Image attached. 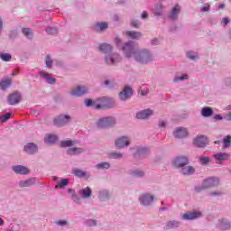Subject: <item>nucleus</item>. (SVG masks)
<instances>
[{
    "instance_id": "10",
    "label": "nucleus",
    "mask_w": 231,
    "mask_h": 231,
    "mask_svg": "<svg viewBox=\"0 0 231 231\" xmlns=\"http://www.w3.org/2000/svg\"><path fill=\"white\" fill-rule=\"evenodd\" d=\"M216 163L221 164L223 162H226V160H230V155L226 152H218L214 155Z\"/></svg>"
},
{
    "instance_id": "14",
    "label": "nucleus",
    "mask_w": 231,
    "mask_h": 231,
    "mask_svg": "<svg viewBox=\"0 0 231 231\" xmlns=\"http://www.w3.org/2000/svg\"><path fill=\"white\" fill-rule=\"evenodd\" d=\"M154 201V196L151 194H144L140 198V202L142 205H144V207H147L151 205Z\"/></svg>"
},
{
    "instance_id": "8",
    "label": "nucleus",
    "mask_w": 231,
    "mask_h": 231,
    "mask_svg": "<svg viewBox=\"0 0 231 231\" xmlns=\"http://www.w3.org/2000/svg\"><path fill=\"white\" fill-rule=\"evenodd\" d=\"M175 138H187L189 136V130L185 127H177L173 132Z\"/></svg>"
},
{
    "instance_id": "49",
    "label": "nucleus",
    "mask_w": 231,
    "mask_h": 231,
    "mask_svg": "<svg viewBox=\"0 0 231 231\" xmlns=\"http://www.w3.org/2000/svg\"><path fill=\"white\" fill-rule=\"evenodd\" d=\"M210 10V5L204 4L202 6V12H208Z\"/></svg>"
},
{
    "instance_id": "47",
    "label": "nucleus",
    "mask_w": 231,
    "mask_h": 231,
    "mask_svg": "<svg viewBox=\"0 0 231 231\" xmlns=\"http://www.w3.org/2000/svg\"><path fill=\"white\" fill-rule=\"evenodd\" d=\"M98 28H100L101 32H104V30H106L107 28V23H97Z\"/></svg>"
},
{
    "instance_id": "9",
    "label": "nucleus",
    "mask_w": 231,
    "mask_h": 231,
    "mask_svg": "<svg viewBox=\"0 0 231 231\" xmlns=\"http://www.w3.org/2000/svg\"><path fill=\"white\" fill-rule=\"evenodd\" d=\"M69 122V116H60L54 119V125L57 127H62Z\"/></svg>"
},
{
    "instance_id": "63",
    "label": "nucleus",
    "mask_w": 231,
    "mask_h": 231,
    "mask_svg": "<svg viewBox=\"0 0 231 231\" xmlns=\"http://www.w3.org/2000/svg\"><path fill=\"white\" fill-rule=\"evenodd\" d=\"M227 120H228L229 122H231V112H229V113L227 114Z\"/></svg>"
},
{
    "instance_id": "52",
    "label": "nucleus",
    "mask_w": 231,
    "mask_h": 231,
    "mask_svg": "<svg viewBox=\"0 0 231 231\" xmlns=\"http://www.w3.org/2000/svg\"><path fill=\"white\" fill-rule=\"evenodd\" d=\"M88 226H97V221L88 220Z\"/></svg>"
},
{
    "instance_id": "42",
    "label": "nucleus",
    "mask_w": 231,
    "mask_h": 231,
    "mask_svg": "<svg viewBox=\"0 0 231 231\" xmlns=\"http://www.w3.org/2000/svg\"><path fill=\"white\" fill-rule=\"evenodd\" d=\"M10 116H12L11 113H7L5 116H0V122L5 123L7 120H10Z\"/></svg>"
},
{
    "instance_id": "36",
    "label": "nucleus",
    "mask_w": 231,
    "mask_h": 231,
    "mask_svg": "<svg viewBox=\"0 0 231 231\" xmlns=\"http://www.w3.org/2000/svg\"><path fill=\"white\" fill-rule=\"evenodd\" d=\"M57 140H59L57 135H49L47 138H45V142L47 143H55V142H57Z\"/></svg>"
},
{
    "instance_id": "33",
    "label": "nucleus",
    "mask_w": 231,
    "mask_h": 231,
    "mask_svg": "<svg viewBox=\"0 0 231 231\" xmlns=\"http://www.w3.org/2000/svg\"><path fill=\"white\" fill-rule=\"evenodd\" d=\"M80 194H82L83 198L85 199L91 198V189L89 187H87L80 191Z\"/></svg>"
},
{
    "instance_id": "44",
    "label": "nucleus",
    "mask_w": 231,
    "mask_h": 231,
    "mask_svg": "<svg viewBox=\"0 0 231 231\" xmlns=\"http://www.w3.org/2000/svg\"><path fill=\"white\" fill-rule=\"evenodd\" d=\"M61 147H71L73 141H62L60 143Z\"/></svg>"
},
{
    "instance_id": "27",
    "label": "nucleus",
    "mask_w": 231,
    "mask_h": 231,
    "mask_svg": "<svg viewBox=\"0 0 231 231\" xmlns=\"http://www.w3.org/2000/svg\"><path fill=\"white\" fill-rule=\"evenodd\" d=\"M180 226V221H169L166 224L165 230H171V228H178Z\"/></svg>"
},
{
    "instance_id": "37",
    "label": "nucleus",
    "mask_w": 231,
    "mask_h": 231,
    "mask_svg": "<svg viewBox=\"0 0 231 231\" xmlns=\"http://www.w3.org/2000/svg\"><path fill=\"white\" fill-rule=\"evenodd\" d=\"M199 162L201 165H208V163H210V158L200 156Z\"/></svg>"
},
{
    "instance_id": "13",
    "label": "nucleus",
    "mask_w": 231,
    "mask_h": 231,
    "mask_svg": "<svg viewBox=\"0 0 231 231\" xmlns=\"http://www.w3.org/2000/svg\"><path fill=\"white\" fill-rule=\"evenodd\" d=\"M130 97H133V88L129 87H125L119 94V98H121V100H127Z\"/></svg>"
},
{
    "instance_id": "54",
    "label": "nucleus",
    "mask_w": 231,
    "mask_h": 231,
    "mask_svg": "<svg viewBox=\"0 0 231 231\" xmlns=\"http://www.w3.org/2000/svg\"><path fill=\"white\" fill-rule=\"evenodd\" d=\"M71 198L73 201H80L82 199L81 198H79V196L77 195H71Z\"/></svg>"
},
{
    "instance_id": "22",
    "label": "nucleus",
    "mask_w": 231,
    "mask_h": 231,
    "mask_svg": "<svg viewBox=\"0 0 231 231\" xmlns=\"http://www.w3.org/2000/svg\"><path fill=\"white\" fill-rule=\"evenodd\" d=\"M201 115L205 118H208V116H212V115H214V110H212V108L209 106L203 107L201 110Z\"/></svg>"
},
{
    "instance_id": "61",
    "label": "nucleus",
    "mask_w": 231,
    "mask_h": 231,
    "mask_svg": "<svg viewBox=\"0 0 231 231\" xmlns=\"http://www.w3.org/2000/svg\"><path fill=\"white\" fill-rule=\"evenodd\" d=\"M162 9H160L158 12L154 13L155 15H162Z\"/></svg>"
},
{
    "instance_id": "62",
    "label": "nucleus",
    "mask_w": 231,
    "mask_h": 231,
    "mask_svg": "<svg viewBox=\"0 0 231 231\" xmlns=\"http://www.w3.org/2000/svg\"><path fill=\"white\" fill-rule=\"evenodd\" d=\"M145 95H147V91L142 90V91H141V96H142V97H145Z\"/></svg>"
},
{
    "instance_id": "29",
    "label": "nucleus",
    "mask_w": 231,
    "mask_h": 231,
    "mask_svg": "<svg viewBox=\"0 0 231 231\" xmlns=\"http://www.w3.org/2000/svg\"><path fill=\"white\" fill-rule=\"evenodd\" d=\"M35 183V180L33 179L27 180H21L19 182L20 187H31V185H33Z\"/></svg>"
},
{
    "instance_id": "39",
    "label": "nucleus",
    "mask_w": 231,
    "mask_h": 231,
    "mask_svg": "<svg viewBox=\"0 0 231 231\" xmlns=\"http://www.w3.org/2000/svg\"><path fill=\"white\" fill-rule=\"evenodd\" d=\"M110 164L109 162H101L96 165V169L103 170V169H109Z\"/></svg>"
},
{
    "instance_id": "50",
    "label": "nucleus",
    "mask_w": 231,
    "mask_h": 231,
    "mask_svg": "<svg viewBox=\"0 0 231 231\" xmlns=\"http://www.w3.org/2000/svg\"><path fill=\"white\" fill-rule=\"evenodd\" d=\"M188 59H190L191 60H196L198 59V56L192 55V52H187Z\"/></svg>"
},
{
    "instance_id": "45",
    "label": "nucleus",
    "mask_w": 231,
    "mask_h": 231,
    "mask_svg": "<svg viewBox=\"0 0 231 231\" xmlns=\"http://www.w3.org/2000/svg\"><path fill=\"white\" fill-rule=\"evenodd\" d=\"M187 79H189V75L184 74L181 77H177L174 79L173 82H180V80H187Z\"/></svg>"
},
{
    "instance_id": "5",
    "label": "nucleus",
    "mask_w": 231,
    "mask_h": 231,
    "mask_svg": "<svg viewBox=\"0 0 231 231\" xmlns=\"http://www.w3.org/2000/svg\"><path fill=\"white\" fill-rule=\"evenodd\" d=\"M201 212L198 210H193L192 212H187L182 215V219L185 221H192L193 219H198V217H201Z\"/></svg>"
},
{
    "instance_id": "21",
    "label": "nucleus",
    "mask_w": 231,
    "mask_h": 231,
    "mask_svg": "<svg viewBox=\"0 0 231 231\" xmlns=\"http://www.w3.org/2000/svg\"><path fill=\"white\" fill-rule=\"evenodd\" d=\"M180 11L181 8L180 7V5H175L169 15L170 19H172L173 21H175V19H178V14Z\"/></svg>"
},
{
    "instance_id": "35",
    "label": "nucleus",
    "mask_w": 231,
    "mask_h": 231,
    "mask_svg": "<svg viewBox=\"0 0 231 231\" xmlns=\"http://www.w3.org/2000/svg\"><path fill=\"white\" fill-rule=\"evenodd\" d=\"M99 199H100V201H108V199H109V192H107V191L100 192Z\"/></svg>"
},
{
    "instance_id": "32",
    "label": "nucleus",
    "mask_w": 231,
    "mask_h": 231,
    "mask_svg": "<svg viewBox=\"0 0 231 231\" xmlns=\"http://www.w3.org/2000/svg\"><path fill=\"white\" fill-rule=\"evenodd\" d=\"M80 152H84V150H82V148H70L67 151V153L70 155L80 154Z\"/></svg>"
},
{
    "instance_id": "25",
    "label": "nucleus",
    "mask_w": 231,
    "mask_h": 231,
    "mask_svg": "<svg viewBox=\"0 0 231 231\" xmlns=\"http://www.w3.org/2000/svg\"><path fill=\"white\" fill-rule=\"evenodd\" d=\"M99 50L102 51V53H111V51L113 50V47L107 43H102L99 46Z\"/></svg>"
},
{
    "instance_id": "38",
    "label": "nucleus",
    "mask_w": 231,
    "mask_h": 231,
    "mask_svg": "<svg viewBox=\"0 0 231 231\" xmlns=\"http://www.w3.org/2000/svg\"><path fill=\"white\" fill-rule=\"evenodd\" d=\"M0 59H2L5 62H10L12 60V55L8 53L0 54Z\"/></svg>"
},
{
    "instance_id": "34",
    "label": "nucleus",
    "mask_w": 231,
    "mask_h": 231,
    "mask_svg": "<svg viewBox=\"0 0 231 231\" xmlns=\"http://www.w3.org/2000/svg\"><path fill=\"white\" fill-rule=\"evenodd\" d=\"M23 35H25V37H27V39H32L33 37V32H32V29L30 28H23L22 30Z\"/></svg>"
},
{
    "instance_id": "3",
    "label": "nucleus",
    "mask_w": 231,
    "mask_h": 231,
    "mask_svg": "<svg viewBox=\"0 0 231 231\" xmlns=\"http://www.w3.org/2000/svg\"><path fill=\"white\" fill-rule=\"evenodd\" d=\"M116 121L113 117H103L98 120L97 122V127L100 129L104 127H111V125H115Z\"/></svg>"
},
{
    "instance_id": "30",
    "label": "nucleus",
    "mask_w": 231,
    "mask_h": 231,
    "mask_svg": "<svg viewBox=\"0 0 231 231\" xmlns=\"http://www.w3.org/2000/svg\"><path fill=\"white\" fill-rule=\"evenodd\" d=\"M41 75L46 79L48 84H55V79H53L49 73H41Z\"/></svg>"
},
{
    "instance_id": "40",
    "label": "nucleus",
    "mask_w": 231,
    "mask_h": 231,
    "mask_svg": "<svg viewBox=\"0 0 231 231\" xmlns=\"http://www.w3.org/2000/svg\"><path fill=\"white\" fill-rule=\"evenodd\" d=\"M124 155L120 152H111L109 153L110 158H114V160H120Z\"/></svg>"
},
{
    "instance_id": "20",
    "label": "nucleus",
    "mask_w": 231,
    "mask_h": 231,
    "mask_svg": "<svg viewBox=\"0 0 231 231\" xmlns=\"http://www.w3.org/2000/svg\"><path fill=\"white\" fill-rule=\"evenodd\" d=\"M181 174L184 176H190L191 174H194L196 172V170L192 166H183L180 170Z\"/></svg>"
},
{
    "instance_id": "59",
    "label": "nucleus",
    "mask_w": 231,
    "mask_h": 231,
    "mask_svg": "<svg viewBox=\"0 0 231 231\" xmlns=\"http://www.w3.org/2000/svg\"><path fill=\"white\" fill-rule=\"evenodd\" d=\"M222 22L224 23V24H228V23H230V20H228V18H223Z\"/></svg>"
},
{
    "instance_id": "4",
    "label": "nucleus",
    "mask_w": 231,
    "mask_h": 231,
    "mask_svg": "<svg viewBox=\"0 0 231 231\" xmlns=\"http://www.w3.org/2000/svg\"><path fill=\"white\" fill-rule=\"evenodd\" d=\"M219 185V179L216 177H210L204 180L202 183V189H210V187H217Z\"/></svg>"
},
{
    "instance_id": "48",
    "label": "nucleus",
    "mask_w": 231,
    "mask_h": 231,
    "mask_svg": "<svg viewBox=\"0 0 231 231\" xmlns=\"http://www.w3.org/2000/svg\"><path fill=\"white\" fill-rule=\"evenodd\" d=\"M47 33H57V28L55 27H49L46 29Z\"/></svg>"
},
{
    "instance_id": "53",
    "label": "nucleus",
    "mask_w": 231,
    "mask_h": 231,
    "mask_svg": "<svg viewBox=\"0 0 231 231\" xmlns=\"http://www.w3.org/2000/svg\"><path fill=\"white\" fill-rule=\"evenodd\" d=\"M68 222L66 220H60L57 222V225H60V226H64V225H67Z\"/></svg>"
},
{
    "instance_id": "64",
    "label": "nucleus",
    "mask_w": 231,
    "mask_h": 231,
    "mask_svg": "<svg viewBox=\"0 0 231 231\" xmlns=\"http://www.w3.org/2000/svg\"><path fill=\"white\" fill-rule=\"evenodd\" d=\"M218 10H221V8H225V5L221 4L217 6Z\"/></svg>"
},
{
    "instance_id": "51",
    "label": "nucleus",
    "mask_w": 231,
    "mask_h": 231,
    "mask_svg": "<svg viewBox=\"0 0 231 231\" xmlns=\"http://www.w3.org/2000/svg\"><path fill=\"white\" fill-rule=\"evenodd\" d=\"M132 26L134 28H138L140 26V22H138V20H134L132 22Z\"/></svg>"
},
{
    "instance_id": "28",
    "label": "nucleus",
    "mask_w": 231,
    "mask_h": 231,
    "mask_svg": "<svg viewBox=\"0 0 231 231\" xmlns=\"http://www.w3.org/2000/svg\"><path fill=\"white\" fill-rule=\"evenodd\" d=\"M125 33L128 37H131V39H140V37H142V33L134 31H128Z\"/></svg>"
},
{
    "instance_id": "7",
    "label": "nucleus",
    "mask_w": 231,
    "mask_h": 231,
    "mask_svg": "<svg viewBox=\"0 0 231 231\" xmlns=\"http://www.w3.org/2000/svg\"><path fill=\"white\" fill-rule=\"evenodd\" d=\"M193 143L196 147H206L208 145V139L205 135L197 136L193 140Z\"/></svg>"
},
{
    "instance_id": "31",
    "label": "nucleus",
    "mask_w": 231,
    "mask_h": 231,
    "mask_svg": "<svg viewBox=\"0 0 231 231\" xmlns=\"http://www.w3.org/2000/svg\"><path fill=\"white\" fill-rule=\"evenodd\" d=\"M68 185H69V180L68 179H62L58 185L55 186V189H57L58 187L60 189H64V187H68Z\"/></svg>"
},
{
    "instance_id": "11",
    "label": "nucleus",
    "mask_w": 231,
    "mask_h": 231,
    "mask_svg": "<svg viewBox=\"0 0 231 231\" xmlns=\"http://www.w3.org/2000/svg\"><path fill=\"white\" fill-rule=\"evenodd\" d=\"M7 102L10 106H16V104H19V102H21V94L14 93L9 95Z\"/></svg>"
},
{
    "instance_id": "17",
    "label": "nucleus",
    "mask_w": 231,
    "mask_h": 231,
    "mask_svg": "<svg viewBox=\"0 0 231 231\" xmlns=\"http://www.w3.org/2000/svg\"><path fill=\"white\" fill-rule=\"evenodd\" d=\"M151 115H152V110L145 109L137 113L136 118H138L139 120H146V118H149Z\"/></svg>"
},
{
    "instance_id": "58",
    "label": "nucleus",
    "mask_w": 231,
    "mask_h": 231,
    "mask_svg": "<svg viewBox=\"0 0 231 231\" xmlns=\"http://www.w3.org/2000/svg\"><path fill=\"white\" fill-rule=\"evenodd\" d=\"M116 41L117 46H121V44H122V40H121L120 38H116Z\"/></svg>"
},
{
    "instance_id": "55",
    "label": "nucleus",
    "mask_w": 231,
    "mask_h": 231,
    "mask_svg": "<svg viewBox=\"0 0 231 231\" xmlns=\"http://www.w3.org/2000/svg\"><path fill=\"white\" fill-rule=\"evenodd\" d=\"M221 195H223V191H216L211 193V196H221Z\"/></svg>"
},
{
    "instance_id": "1",
    "label": "nucleus",
    "mask_w": 231,
    "mask_h": 231,
    "mask_svg": "<svg viewBox=\"0 0 231 231\" xmlns=\"http://www.w3.org/2000/svg\"><path fill=\"white\" fill-rule=\"evenodd\" d=\"M122 50L127 57V59H131V57H134V59L140 62V64H147L148 62H151L152 60V54L148 50H136V45L133 42H129L125 43Z\"/></svg>"
},
{
    "instance_id": "24",
    "label": "nucleus",
    "mask_w": 231,
    "mask_h": 231,
    "mask_svg": "<svg viewBox=\"0 0 231 231\" xmlns=\"http://www.w3.org/2000/svg\"><path fill=\"white\" fill-rule=\"evenodd\" d=\"M73 174L76 175L78 178H89V174L87 173V171L79 169L74 170Z\"/></svg>"
},
{
    "instance_id": "26",
    "label": "nucleus",
    "mask_w": 231,
    "mask_h": 231,
    "mask_svg": "<svg viewBox=\"0 0 231 231\" xmlns=\"http://www.w3.org/2000/svg\"><path fill=\"white\" fill-rule=\"evenodd\" d=\"M219 227H220V230H228L230 228V223L223 218L221 220H219Z\"/></svg>"
},
{
    "instance_id": "15",
    "label": "nucleus",
    "mask_w": 231,
    "mask_h": 231,
    "mask_svg": "<svg viewBox=\"0 0 231 231\" xmlns=\"http://www.w3.org/2000/svg\"><path fill=\"white\" fill-rule=\"evenodd\" d=\"M174 165L181 169L185 167V165H189V159H187V157H178L174 160Z\"/></svg>"
},
{
    "instance_id": "60",
    "label": "nucleus",
    "mask_w": 231,
    "mask_h": 231,
    "mask_svg": "<svg viewBox=\"0 0 231 231\" xmlns=\"http://www.w3.org/2000/svg\"><path fill=\"white\" fill-rule=\"evenodd\" d=\"M166 124L163 121L159 122V127H165Z\"/></svg>"
},
{
    "instance_id": "6",
    "label": "nucleus",
    "mask_w": 231,
    "mask_h": 231,
    "mask_svg": "<svg viewBox=\"0 0 231 231\" xmlns=\"http://www.w3.org/2000/svg\"><path fill=\"white\" fill-rule=\"evenodd\" d=\"M129 143H131V141L129 140V137H125V136L117 138L115 142V145L118 149H124V147H127Z\"/></svg>"
},
{
    "instance_id": "43",
    "label": "nucleus",
    "mask_w": 231,
    "mask_h": 231,
    "mask_svg": "<svg viewBox=\"0 0 231 231\" xmlns=\"http://www.w3.org/2000/svg\"><path fill=\"white\" fill-rule=\"evenodd\" d=\"M224 147H230L231 143V136L227 135L226 138H224Z\"/></svg>"
},
{
    "instance_id": "41",
    "label": "nucleus",
    "mask_w": 231,
    "mask_h": 231,
    "mask_svg": "<svg viewBox=\"0 0 231 231\" xmlns=\"http://www.w3.org/2000/svg\"><path fill=\"white\" fill-rule=\"evenodd\" d=\"M134 176H135L136 178H142L143 176H145V172H143V171L140 170H136L133 172Z\"/></svg>"
},
{
    "instance_id": "57",
    "label": "nucleus",
    "mask_w": 231,
    "mask_h": 231,
    "mask_svg": "<svg viewBox=\"0 0 231 231\" xmlns=\"http://www.w3.org/2000/svg\"><path fill=\"white\" fill-rule=\"evenodd\" d=\"M215 120H223V116H221V115H216Z\"/></svg>"
},
{
    "instance_id": "12",
    "label": "nucleus",
    "mask_w": 231,
    "mask_h": 231,
    "mask_svg": "<svg viewBox=\"0 0 231 231\" xmlns=\"http://www.w3.org/2000/svg\"><path fill=\"white\" fill-rule=\"evenodd\" d=\"M86 93H88V88L82 86H79L77 88L70 91L72 97H82V95H86Z\"/></svg>"
},
{
    "instance_id": "2",
    "label": "nucleus",
    "mask_w": 231,
    "mask_h": 231,
    "mask_svg": "<svg viewBox=\"0 0 231 231\" xmlns=\"http://www.w3.org/2000/svg\"><path fill=\"white\" fill-rule=\"evenodd\" d=\"M106 98L98 99L97 101H93L91 99H86L85 105L87 107H92V109H102L106 106Z\"/></svg>"
},
{
    "instance_id": "56",
    "label": "nucleus",
    "mask_w": 231,
    "mask_h": 231,
    "mask_svg": "<svg viewBox=\"0 0 231 231\" xmlns=\"http://www.w3.org/2000/svg\"><path fill=\"white\" fill-rule=\"evenodd\" d=\"M142 19H147V12L143 11L141 15Z\"/></svg>"
},
{
    "instance_id": "46",
    "label": "nucleus",
    "mask_w": 231,
    "mask_h": 231,
    "mask_svg": "<svg viewBox=\"0 0 231 231\" xmlns=\"http://www.w3.org/2000/svg\"><path fill=\"white\" fill-rule=\"evenodd\" d=\"M46 66L47 68H51V64H53V60H51V58L48 55L46 56Z\"/></svg>"
},
{
    "instance_id": "18",
    "label": "nucleus",
    "mask_w": 231,
    "mask_h": 231,
    "mask_svg": "<svg viewBox=\"0 0 231 231\" xmlns=\"http://www.w3.org/2000/svg\"><path fill=\"white\" fill-rule=\"evenodd\" d=\"M106 64H116L120 62V56L118 54H113L112 56H106L105 58Z\"/></svg>"
},
{
    "instance_id": "19",
    "label": "nucleus",
    "mask_w": 231,
    "mask_h": 231,
    "mask_svg": "<svg viewBox=\"0 0 231 231\" xmlns=\"http://www.w3.org/2000/svg\"><path fill=\"white\" fill-rule=\"evenodd\" d=\"M24 151L25 152H27V154H34V152H37L38 148H37V145L30 143L24 146Z\"/></svg>"
},
{
    "instance_id": "23",
    "label": "nucleus",
    "mask_w": 231,
    "mask_h": 231,
    "mask_svg": "<svg viewBox=\"0 0 231 231\" xmlns=\"http://www.w3.org/2000/svg\"><path fill=\"white\" fill-rule=\"evenodd\" d=\"M10 86H12V79H6L0 82V88L3 91H6Z\"/></svg>"
},
{
    "instance_id": "16",
    "label": "nucleus",
    "mask_w": 231,
    "mask_h": 231,
    "mask_svg": "<svg viewBox=\"0 0 231 231\" xmlns=\"http://www.w3.org/2000/svg\"><path fill=\"white\" fill-rule=\"evenodd\" d=\"M13 171L14 172H15V174H29L30 173V170L25 167V166H22V165H16V166H13Z\"/></svg>"
}]
</instances>
